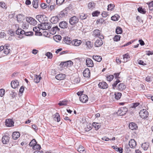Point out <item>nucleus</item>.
I'll use <instances>...</instances> for the list:
<instances>
[{
  "label": "nucleus",
  "instance_id": "obj_1",
  "mask_svg": "<svg viewBox=\"0 0 153 153\" xmlns=\"http://www.w3.org/2000/svg\"><path fill=\"white\" fill-rule=\"evenodd\" d=\"M15 26L17 28L16 31V34L19 35V38L22 39L24 37L22 35H24V33H25V31L21 29H19V26L18 25H15Z\"/></svg>",
  "mask_w": 153,
  "mask_h": 153
},
{
  "label": "nucleus",
  "instance_id": "obj_2",
  "mask_svg": "<svg viewBox=\"0 0 153 153\" xmlns=\"http://www.w3.org/2000/svg\"><path fill=\"white\" fill-rule=\"evenodd\" d=\"M41 29L43 30H47L51 27V24L50 23L44 22L39 25Z\"/></svg>",
  "mask_w": 153,
  "mask_h": 153
},
{
  "label": "nucleus",
  "instance_id": "obj_3",
  "mask_svg": "<svg viewBox=\"0 0 153 153\" xmlns=\"http://www.w3.org/2000/svg\"><path fill=\"white\" fill-rule=\"evenodd\" d=\"M140 117L143 119H146L149 116V113L148 111L145 109H143L140 110L139 113Z\"/></svg>",
  "mask_w": 153,
  "mask_h": 153
},
{
  "label": "nucleus",
  "instance_id": "obj_4",
  "mask_svg": "<svg viewBox=\"0 0 153 153\" xmlns=\"http://www.w3.org/2000/svg\"><path fill=\"white\" fill-rule=\"evenodd\" d=\"M78 18L75 16L71 17L70 19L69 23L72 25H74L79 22Z\"/></svg>",
  "mask_w": 153,
  "mask_h": 153
},
{
  "label": "nucleus",
  "instance_id": "obj_5",
  "mask_svg": "<svg viewBox=\"0 0 153 153\" xmlns=\"http://www.w3.org/2000/svg\"><path fill=\"white\" fill-rule=\"evenodd\" d=\"M94 35L95 37L99 38L100 39H103L104 37L101 34L100 31L98 29L95 30L93 32Z\"/></svg>",
  "mask_w": 153,
  "mask_h": 153
},
{
  "label": "nucleus",
  "instance_id": "obj_6",
  "mask_svg": "<svg viewBox=\"0 0 153 153\" xmlns=\"http://www.w3.org/2000/svg\"><path fill=\"white\" fill-rule=\"evenodd\" d=\"M26 19L27 21L30 25H35L37 24L36 21L32 17H27Z\"/></svg>",
  "mask_w": 153,
  "mask_h": 153
},
{
  "label": "nucleus",
  "instance_id": "obj_7",
  "mask_svg": "<svg viewBox=\"0 0 153 153\" xmlns=\"http://www.w3.org/2000/svg\"><path fill=\"white\" fill-rule=\"evenodd\" d=\"M80 101L83 103H85L88 100V96L84 94H83L79 97Z\"/></svg>",
  "mask_w": 153,
  "mask_h": 153
},
{
  "label": "nucleus",
  "instance_id": "obj_8",
  "mask_svg": "<svg viewBox=\"0 0 153 153\" xmlns=\"http://www.w3.org/2000/svg\"><path fill=\"white\" fill-rule=\"evenodd\" d=\"M86 65L88 67H92L94 66L92 60L89 58H87L85 60Z\"/></svg>",
  "mask_w": 153,
  "mask_h": 153
},
{
  "label": "nucleus",
  "instance_id": "obj_9",
  "mask_svg": "<svg viewBox=\"0 0 153 153\" xmlns=\"http://www.w3.org/2000/svg\"><path fill=\"white\" fill-rule=\"evenodd\" d=\"M98 85L100 88L102 89H106L108 88V86L107 83L104 82H100Z\"/></svg>",
  "mask_w": 153,
  "mask_h": 153
},
{
  "label": "nucleus",
  "instance_id": "obj_10",
  "mask_svg": "<svg viewBox=\"0 0 153 153\" xmlns=\"http://www.w3.org/2000/svg\"><path fill=\"white\" fill-rule=\"evenodd\" d=\"M5 125L8 127H11L14 126V122L13 120L10 119L6 120Z\"/></svg>",
  "mask_w": 153,
  "mask_h": 153
},
{
  "label": "nucleus",
  "instance_id": "obj_11",
  "mask_svg": "<svg viewBox=\"0 0 153 153\" xmlns=\"http://www.w3.org/2000/svg\"><path fill=\"white\" fill-rule=\"evenodd\" d=\"M45 17V16L39 15L36 16V18L40 23H42L44 21V18Z\"/></svg>",
  "mask_w": 153,
  "mask_h": 153
},
{
  "label": "nucleus",
  "instance_id": "obj_12",
  "mask_svg": "<svg viewBox=\"0 0 153 153\" xmlns=\"http://www.w3.org/2000/svg\"><path fill=\"white\" fill-rule=\"evenodd\" d=\"M129 145L131 148H134L136 146V142L134 139H131L129 142Z\"/></svg>",
  "mask_w": 153,
  "mask_h": 153
},
{
  "label": "nucleus",
  "instance_id": "obj_13",
  "mask_svg": "<svg viewBox=\"0 0 153 153\" xmlns=\"http://www.w3.org/2000/svg\"><path fill=\"white\" fill-rule=\"evenodd\" d=\"M41 27H35L33 28V30L35 32V34L37 35L40 36L42 35V33L40 32H38L39 31L40 28H41Z\"/></svg>",
  "mask_w": 153,
  "mask_h": 153
},
{
  "label": "nucleus",
  "instance_id": "obj_14",
  "mask_svg": "<svg viewBox=\"0 0 153 153\" xmlns=\"http://www.w3.org/2000/svg\"><path fill=\"white\" fill-rule=\"evenodd\" d=\"M83 75L84 77H89L90 76V70L88 68L85 69L83 72Z\"/></svg>",
  "mask_w": 153,
  "mask_h": 153
},
{
  "label": "nucleus",
  "instance_id": "obj_15",
  "mask_svg": "<svg viewBox=\"0 0 153 153\" xmlns=\"http://www.w3.org/2000/svg\"><path fill=\"white\" fill-rule=\"evenodd\" d=\"M103 44V41L102 39H97L95 42L94 45L96 47H98L101 46Z\"/></svg>",
  "mask_w": 153,
  "mask_h": 153
},
{
  "label": "nucleus",
  "instance_id": "obj_16",
  "mask_svg": "<svg viewBox=\"0 0 153 153\" xmlns=\"http://www.w3.org/2000/svg\"><path fill=\"white\" fill-rule=\"evenodd\" d=\"M128 127L130 129L132 130H136L137 129L138 127L137 125L134 123H130L129 124Z\"/></svg>",
  "mask_w": 153,
  "mask_h": 153
},
{
  "label": "nucleus",
  "instance_id": "obj_17",
  "mask_svg": "<svg viewBox=\"0 0 153 153\" xmlns=\"http://www.w3.org/2000/svg\"><path fill=\"white\" fill-rule=\"evenodd\" d=\"M11 85L12 88H15L19 85V82L17 80L13 81L11 82Z\"/></svg>",
  "mask_w": 153,
  "mask_h": 153
},
{
  "label": "nucleus",
  "instance_id": "obj_18",
  "mask_svg": "<svg viewBox=\"0 0 153 153\" xmlns=\"http://www.w3.org/2000/svg\"><path fill=\"white\" fill-rule=\"evenodd\" d=\"M67 14V13L66 11V10L64 9L60 12V13L58 15V16L59 18H62L65 17V16H66Z\"/></svg>",
  "mask_w": 153,
  "mask_h": 153
},
{
  "label": "nucleus",
  "instance_id": "obj_19",
  "mask_svg": "<svg viewBox=\"0 0 153 153\" xmlns=\"http://www.w3.org/2000/svg\"><path fill=\"white\" fill-rule=\"evenodd\" d=\"M66 75L64 74H59L56 76V78L59 80L64 79Z\"/></svg>",
  "mask_w": 153,
  "mask_h": 153
},
{
  "label": "nucleus",
  "instance_id": "obj_20",
  "mask_svg": "<svg viewBox=\"0 0 153 153\" xmlns=\"http://www.w3.org/2000/svg\"><path fill=\"white\" fill-rule=\"evenodd\" d=\"M59 26L62 28H67L68 27V23L65 21L60 22L59 24Z\"/></svg>",
  "mask_w": 153,
  "mask_h": 153
},
{
  "label": "nucleus",
  "instance_id": "obj_21",
  "mask_svg": "<svg viewBox=\"0 0 153 153\" xmlns=\"http://www.w3.org/2000/svg\"><path fill=\"white\" fill-rule=\"evenodd\" d=\"M126 88V86L123 83H120L119 84L117 87V89L119 91H122L125 89Z\"/></svg>",
  "mask_w": 153,
  "mask_h": 153
},
{
  "label": "nucleus",
  "instance_id": "obj_22",
  "mask_svg": "<svg viewBox=\"0 0 153 153\" xmlns=\"http://www.w3.org/2000/svg\"><path fill=\"white\" fill-rule=\"evenodd\" d=\"M59 19L58 16L52 17L51 19L50 22L53 24L56 23L59 21Z\"/></svg>",
  "mask_w": 153,
  "mask_h": 153
},
{
  "label": "nucleus",
  "instance_id": "obj_23",
  "mask_svg": "<svg viewBox=\"0 0 153 153\" xmlns=\"http://www.w3.org/2000/svg\"><path fill=\"white\" fill-rule=\"evenodd\" d=\"M82 43L81 40L75 39L72 41V45L75 46H78L80 45Z\"/></svg>",
  "mask_w": 153,
  "mask_h": 153
},
{
  "label": "nucleus",
  "instance_id": "obj_24",
  "mask_svg": "<svg viewBox=\"0 0 153 153\" xmlns=\"http://www.w3.org/2000/svg\"><path fill=\"white\" fill-rule=\"evenodd\" d=\"M64 42L67 45H70L72 43V41H71V39L68 37H65L63 39Z\"/></svg>",
  "mask_w": 153,
  "mask_h": 153
},
{
  "label": "nucleus",
  "instance_id": "obj_25",
  "mask_svg": "<svg viewBox=\"0 0 153 153\" xmlns=\"http://www.w3.org/2000/svg\"><path fill=\"white\" fill-rule=\"evenodd\" d=\"M9 137L7 135L4 136L2 138V141L4 144H7L9 142Z\"/></svg>",
  "mask_w": 153,
  "mask_h": 153
},
{
  "label": "nucleus",
  "instance_id": "obj_26",
  "mask_svg": "<svg viewBox=\"0 0 153 153\" xmlns=\"http://www.w3.org/2000/svg\"><path fill=\"white\" fill-rule=\"evenodd\" d=\"M12 137L14 140H16L20 136V134L18 132H14L12 134Z\"/></svg>",
  "mask_w": 153,
  "mask_h": 153
},
{
  "label": "nucleus",
  "instance_id": "obj_27",
  "mask_svg": "<svg viewBox=\"0 0 153 153\" xmlns=\"http://www.w3.org/2000/svg\"><path fill=\"white\" fill-rule=\"evenodd\" d=\"M17 20L19 22H22L23 20H24V16L23 15L18 14L17 16Z\"/></svg>",
  "mask_w": 153,
  "mask_h": 153
},
{
  "label": "nucleus",
  "instance_id": "obj_28",
  "mask_svg": "<svg viewBox=\"0 0 153 153\" xmlns=\"http://www.w3.org/2000/svg\"><path fill=\"white\" fill-rule=\"evenodd\" d=\"M93 59L98 62H100L102 60V58L101 56L97 55H93Z\"/></svg>",
  "mask_w": 153,
  "mask_h": 153
},
{
  "label": "nucleus",
  "instance_id": "obj_29",
  "mask_svg": "<svg viewBox=\"0 0 153 153\" xmlns=\"http://www.w3.org/2000/svg\"><path fill=\"white\" fill-rule=\"evenodd\" d=\"M123 62H126L129 60L130 56L128 53H126L123 55Z\"/></svg>",
  "mask_w": 153,
  "mask_h": 153
},
{
  "label": "nucleus",
  "instance_id": "obj_30",
  "mask_svg": "<svg viewBox=\"0 0 153 153\" xmlns=\"http://www.w3.org/2000/svg\"><path fill=\"white\" fill-rule=\"evenodd\" d=\"M53 119L55 121H56L57 122L60 121V118L58 113H56L54 115Z\"/></svg>",
  "mask_w": 153,
  "mask_h": 153
},
{
  "label": "nucleus",
  "instance_id": "obj_31",
  "mask_svg": "<svg viewBox=\"0 0 153 153\" xmlns=\"http://www.w3.org/2000/svg\"><path fill=\"white\" fill-rule=\"evenodd\" d=\"M59 29L58 28V26H56L55 27H53L51 30V33L52 34H55L57 31H59Z\"/></svg>",
  "mask_w": 153,
  "mask_h": 153
},
{
  "label": "nucleus",
  "instance_id": "obj_32",
  "mask_svg": "<svg viewBox=\"0 0 153 153\" xmlns=\"http://www.w3.org/2000/svg\"><path fill=\"white\" fill-rule=\"evenodd\" d=\"M95 7V4L92 1L91 2L88 3V9L92 10Z\"/></svg>",
  "mask_w": 153,
  "mask_h": 153
},
{
  "label": "nucleus",
  "instance_id": "obj_33",
  "mask_svg": "<svg viewBox=\"0 0 153 153\" xmlns=\"http://www.w3.org/2000/svg\"><path fill=\"white\" fill-rule=\"evenodd\" d=\"M149 143H145L142 144V147L144 150H146L149 148Z\"/></svg>",
  "mask_w": 153,
  "mask_h": 153
},
{
  "label": "nucleus",
  "instance_id": "obj_34",
  "mask_svg": "<svg viewBox=\"0 0 153 153\" xmlns=\"http://www.w3.org/2000/svg\"><path fill=\"white\" fill-rule=\"evenodd\" d=\"M35 77L34 78V81L36 83L39 82L41 79V77L40 75L38 76L37 75H35Z\"/></svg>",
  "mask_w": 153,
  "mask_h": 153
},
{
  "label": "nucleus",
  "instance_id": "obj_35",
  "mask_svg": "<svg viewBox=\"0 0 153 153\" xmlns=\"http://www.w3.org/2000/svg\"><path fill=\"white\" fill-rule=\"evenodd\" d=\"M92 126L95 128V130H97L100 128L101 125L98 123L94 122L92 123Z\"/></svg>",
  "mask_w": 153,
  "mask_h": 153
},
{
  "label": "nucleus",
  "instance_id": "obj_36",
  "mask_svg": "<svg viewBox=\"0 0 153 153\" xmlns=\"http://www.w3.org/2000/svg\"><path fill=\"white\" fill-rule=\"evenodd\" d=\"M112 147L115 150L118 152L120 153H122L123 152V149L121 148H118L116 146H113Z\"/></svg>",
  "mask_w": 153,
  "mask_h": 153
},
{
  "label": "nucleus",
  "instance_id": "obj_37",
  "mask_svg": "<svg viewBox=\"0 0 153 153\" xmlns=\"http://www.w3.org/2000/svg\"><path fill=\"white\" fill-rule=\"evenodd\" d=\"M77 151L80 153H84L85 151L84 147L80 145L78 148Z\"/></svg>",
  "mask_w": 153,
  "mask_h": 153
},
{
  "label": "nucleus",
  "instance_id": "obj_38",
  "mask_svg": "<svg viewBox=\"0 0 153 153\" xmlns=\"http://www.w3.org/2000/svg\"><path fill=\"white\" fill-rule=\"evenodd\" d=\"M114 95L115 99L118 100L122 96V94L120 92H116L115 93Z\"/></svg>",
  "mask_w": 153,
  "mask_h": 153
},
{
  "label": "nucleus",
  "instance_id": "obj_39",
  "mask_svg": "<svg viewBox=\"0 0 153 153\" xmlns=\"http://www.w3.org/2000/svg\"><path fill=\"white\" fill-rule=\"evenodd\" d=\"M92 128V125L90 124H88L86 126L85 128V130L86 131H89Z\"/></svg>",
  "mask_w": 153,
  "mask_h": 153
},
{
  "label": "nucleus",
  "instance_id": "obj_40",
  "mask_svg": "<svg viewBox=\"0 0 153 153\" xmlns=\"http://www.w3.org/2000/svg\"><path fill=\"white\" fill-rule=\"evenodd\" d=\"M33 7L37 8L38 7V0H33Z\"/></svg>",
  "mask_w": 153,
  "mask_h": 153
},
{
  "label": "nucleus",
  "instance_id": "obj_41",
  "mask_svg": "<svg viewBox=\"0 0 153 153\" xmlns=\"http://www.w3.org/2000/svg\"><path fill=\"white\" fill-rule=\"evenodd\" d=\"M87 16L86 14L84 13H80L79 15V17L81 19H86Z\"/></svg>",
  "mask_w": 153,
  "mask_h": 153
},
{
  "label": "nucleus",
  "instance_id": "obj_42",
  "mask_svg": "<svg viewBox=\"0 0 153 153\" xmlns=\"http://www.w3.org/2000/svg\"><path fill=\"white\" fill-rule=\"evenodd\" d=\"M53 39L57 42H58L61 40V37L59 35H57L53 37Z\"/></svg>",
  "mask_w": 153,
  "mask_h": 153
},
{
  "label": "nucleus",
  "instance_id": "obj_43",
  "mask_svg": "<svg viewBox=\"0 0 153 153\" xmlns=\"http://www.w3.org/2000/svg\"><path fill=\"white\" fill-rule=\"evenodd\" d=\"M37 144V142L34 139L32 140L29 144V145L30 146L33 147Z\"/></svg>",
  "mask_w": 153,
  "mask_h": 153
},
{
  "label": "nucleus",
  "instance_id": "obj_44",
  "mask_svg": "<svg viewBox=\"0 0 153 153\" xmlns=\"http://www.w3.org/2000/svg\"><path fill=\"white\" fill-rule=\"evenodd\" d=\"M120 82V81L119 80L117 79L114 83L113 84H112V87L113 89H115L117 87V84Z\"/></svg>",
  "mask_w": 153,
  "mask_h": 153
},
{
  "label": "nucleus",
  "instance_id": "obj_45",
  "mask_svg": "<svg viewBox=\"0 0 153 153\" xmlns=\"http://www.w3.org/2000/svg\"><path fill=\"white\" fill-rule=\"evenodd\" d=\"M86 45H87V47L89 49L91 48L93 45L91 42L90 41H87L86 42Z\"/></svg>",
  "mask_w": 153,
  "mask_h": 153
},
{
  "label": "nucleus",
  "instance_id": "obj_46",
  "mask_svg": "<svg viewBox=\"0 0 153 153\" xmlns=\"http://www.w3.org/2000/svg\"><path fill=\"white\" fill-rule=\"evenodd\" d=\"M114 5L112 4H110L108 6L107 10L108 11H111L114 9Z\"/></svg>",
  "mask_w": 153,
  "mask_h": 153
},
{
  "label": "nucleus",
  "instance_id": "obj_47",
  "mask_svg": "<svg viewBox=\"0 0 153 153\" xmlns=\"http://www.w3.org/2000/svg\"><path fill=\"white\" fill-rule=\"evenodd\" d=\"M119 18V16L118 15L115 14L111 17V19L112 20L116 21L118 20Z\"/></svg>",
  "mask_w": 153,
  "mask_h": 153
},
{
  "label": "nucleus",
  "instance_id": "obj_48",
  "mask_svg": "<svg viewBox=\"0 0 153 153\" xmlns=\"http://www.w3.org/2000/svg\"><path fill=\"white\" fill-rule=\"evenodd\" d=\"M137 10L139 12L143 14H145L146 12V11L141 7H139L137 9Z\"/></svg>",
  "mask_w": 153,
  "mask_h": 153
},
{
  "label": "nucleus",
  "instance_id": "obj_49",
  "mask_svg": "<svg viewBox=\"0 0 153 153\" xmlns=\"http://www.w3.org/2000/svg\"><path fill=\"white\" fill-rule=\"evenodd\" d=\"M116 32L117 34H121L122 33V29L120 27H117L116 30Z\"/></svg>",
  "mask_w": 153,
  "mask_h": 153
},
{
  "label": "nucleus",
  "instance_id": "obj_50",
  "mask_svg": "<svg viewBox=\"0 0 153 153\" xmlns=\"http://www.w3.org/2000/svg\"><path fill=\"white\" fill-rule=\"evenodd\" d=\"M123 112L122 111V110H121V108H120L118 110L117 113L118 116H122L125 115L124 113H123Z\"/></svg>",
  "mask_w": 153,
  "mask_h": 153
},
{
  "label": "nucleus",
  "instance_id": "obj_51",
  "mask_svg": "<svg viewBox=\"0 0 153 153\" xmlns=\"http://www.w3.org/2000/svg\"><path fill=\"white\" fill-rule=\"evenodd\" d=\"M69 64V63H67L66 62H61L60 63L59 66L62 67H64L68 66Z\"/></svg>",
  "mask_w": 153,
  "mask_h": 153
},
{
  "label": "nucleus",
  "instance_id": "obj_52",
  "mask_svg": "<svg viewBox=\"0 0 153 153\" xmlns=\"http://www.w3.org/2000/svg\"><path fill=\"white\" fill-rule=\"evenodd\" d=\"M67 100H63L62 101H60L58 104L60 106L66 105H67Z\"/></svg>",
  "mask_w": 153,
  "mask_h": 153
},
{
  "label": "nucleus",
  "instance_id": "obj_53",
  "mask_svg": "<svg viewBox=\"0 0 153 153\" xmlns=\"http://www.w3.org/2000/svg\"><path fill=\"white\" fill-rule=\"evenodd\" d=\"M120 36L119 35H116L114 36L113 39L114 41L116 42H117L120 40Z\"/></svg>",
  "mask_w": 153,
  "mask_h": 153
},
{
  "label": "nucleus",
  "instance_id": "obj_54",
  "mask_svg": "<svg viewBox=\"0 0 153 153\" xmlns=\"http://www.w3.org/2000/svg\"><path fill=\"white\" fill-rule=\"evenodd\" d=\"M101 15L103 17H106L108 15V13L105 11H103L101 14Z\"/></svg>",
  "mask_w": 153,
  "mask_h": 153
},
{
  "label": "nucleus",
  "instance_id": "obj_55",
  "mask_svg": "<svg viewBox=\"0 0 153 153\" xmlns=\"http://www.w3.org/2000/svg\"><path fill=\"white\" fill-rule=\"evenodd\" d=\"M45 55L47 56L48 58L49 59H51L53 57V55L52 53L50 52L47 53L45 54Z\"/></svg>",
  "mask_w": 153,
  "mask_h": 153
},
{
  "label": "nucleus",
  "instance_id": "obj_56",
  "mask_svg": "<svg viewBox=\"0 0 153 153\" xmlns=\"http://www.w3.org/2000/svg\"><path fill=\"white\" fill-rule=\"evenodd\" d=\"M100 13V12L99 11H96L92 13V15L93 16H98Z\"/></svg>",
  "mask_w": 153,
  "mask_h": 153
},
{
  "label": "nucleus",
  "instance_id": "obj_57",
  "mask_svg": "<svg viewBox=\"0 0 153 153\" xmlns=\"http://www.w3.org/2000/svg\"><path fill=\"white\" fill-rule=\"evenodd\" d=\"M114 76L113 75H110L107 77V80L109 82L111 81L114 78Z\"/></svg>",
  "mask_w": 153,
  "mask_h": 153
},
{
  "label": "nucleus",
  "instance_id": "obj_58",
  "mask_svg": "<svg viewBox=\"0 0 153 153\" xmlns=\"http://www.w3.org/2000/svg\"><path fill=\"white\" fill-rule=\"evenodd\" d=\"M8 33L11 36H14L15 34V32L12 30H9L8 32Z\"/></svg>",
  "mask_w": 153,
  "mask_h": 153
},
{
  "label": "nucleus",
  "instance_id": "obj_59",
  "mask_svg": "<svg viewBox=\"0 0 153 153\" xmlns=\"http://www.w3.org/2000/svg\"><path fill=\"white\" fill-rule=\"evenodd\" d=\"M41 148V146L39 144H36L33 147L34 150L40 149Z\"/></svg>",
  "mask_w": 153,
  "mask_h": 153
},
{
  "label": "nucleus",
  "instance_id": "obj_60",
  "mask_svg": "<svg viewBox=\"0 0 153 153\" xmlns=\"http://www.w3.org/2000/svg\"><path fill=\"white\" fill-rule=\"evenodd\" d=\"M122 110L123 112V113H124L125 114H126V112L128 111V109L125 107H121L120 108Z\"/></svg>",
  "mask_w": 153,
  "mask_h": 153
},
{
  "label": "nucleus",
  "instance_id": "obj_61",
  "mask_svg": "<svg viewBox=\"0 0 153 153\" xmlns=\"http://www.w3.org/2000/svg\"><path fill=\"white\" fill-rule=\"evenodd\" d=\"M64 1L65 0H56V4H57L60 5L63 3Z\"/></svg>",
  "mask_w": 153,
  "mask_h": 153
},
{
  "label": "nucleus",
  "instance_id": "obj_62",
  "mask_svg": "<svg viewBox=\"0 0 153 153\" xmlns=\"http://www.w3.org/2000/svg\"><path fill=\"white\" fill-rule=\"evenodd\" d=\"M33 34V33L32 32H25V33H24L25 36H32Z\"/></svg>",
  "mask_w": 153,
  "mask_h": 153
},
{
  "label": "nucleus",
  "instance_id": "obj_63",
  "mask_svg": "<svg viewBox=\"0 0 153 153\" xmlns=\"http://www.w3.org/2000/svg\"><path fill=\"white\" fill-rule=\"evenodd\" d=\"M5 90L3 89H0V97H2L4 94Z\"/></svg>",
  "mask_w": 153,
  "mask_h": 153
},
{
  "label": "nucleus",
  "instance_id": "obj_64",
  "mask_svg": "<svg viewBox=\"0 0 153 153\" xmlns=\"http://www.w3.org/2000/svg\"><path fill=\"white\" fill-rule=\"evenodd\" d=\"M80 81V80L78 78H74V80H73V83L74 84L79 83Z\"/></svg>",
  "mask_w": 153,
  "mask_h": 153
}]
</instances>
